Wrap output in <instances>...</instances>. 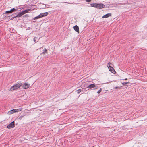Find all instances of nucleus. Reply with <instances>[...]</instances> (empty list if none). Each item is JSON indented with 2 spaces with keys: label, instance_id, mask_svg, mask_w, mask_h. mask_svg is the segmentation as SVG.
<instances>
[{
  "label": "nucleus",
  "instance_id": "1",
  "mask_svg": "<svg viewBox=\"0 0 147 147\" xmlns=\"http://www.w3.org/2000/svg\"><path fill=\"white\" fill-rule=\"evenodd\" d=\"M98 86H96L95 84H92L88 86L87 87V88H88V89H90L92 88H94V89H96L98 88Z\"/></svg>",
  "mask_w": 147,
  "mask_h": 147
},
{
  "label": "nucleus",
  "instance_id": "2",
  "mask_svg": "<svg viewBox=\"0 0 147 147\" xmlns=\"http://www.w3.org/2000/svg\"><path fill=\"white\" fill-rule=\"evenodd\" d=\"M16 120H15V121H13L11 123L9 124L7 126V128L9 129H10L11 128H13L14 127V123L15 121L16 122Z\"/></svg>",
  "mask_w": 147,
  "mask_h": 147
},
{
  "label": "nucleus",
  "instance_id": "3",
  "mask_svg": "<svg viewBox=\"0 0 147 147\" xmlns=\"http://www.w3.org/2000/svg\"><path fill=\"white\" fill-rule=\"evenodd\" d=\"M107 66L109 68V71H111L112 73L114 74L116 73V71H115L114 69L111 66H108V64H107Z\"/></svg>",
  "mask_w": 147,
  "mask_h": 147
},
{
  "label": "nucleus",
  "instance_id": "4",
  "mask_svg": "<svg viewBox=\"0 0 147 147\" xmlns=\"http://www.w3.org/2000/svg\"><path fill=\"white\" fill-rule=\"evenodd\" d=\"M96 8H102L105 7V5L101 3H96Z\"/></svg>",
  "mask_w": 147,
  "mask_h": 147
},
{
  "label": "nucleus",
  "instance_id": "5",
  "mask_svg": "<svg viewBox=\"0 0 147 147\" xmlns=\"http://www.w3.org/2000/svg\"><path fill=\"white\" fill-rule=\"evenodd\" d=\"M18 88V84H17L16 85L12 86L10 89V91H13L17 90Z\"/></svg>",
  "mask_w": 147,
  "mask_h": 147
},
{
  "label": "nucleus",
  "instance_id": "6",
  "mask_svg": "<svg viewBox=\"0 0 147 147\" xmlns=\"http://www.w3.org/2000/svg\"><path fill=\"white\" fill-rule=\"evenodd\" d=\"M18 109H13L8 111L7 113L8 114L10 115L16 112H18Z\"/></svg>",
  "mask_w": 147,
  "mask_h": 147
},
{
  "label": "nucleus",
  "instance_id": "7",
  "mask_svg": "<svg viewBox=\"0 0 147 147\" xmlns=\"http://www.w3.org/2000/svg\"><path fill=\"white\" fill-rule=\"evenodd\" d=\"M30 86V84H28L27 83H24L22 86V88L26 89L28 88Z\"/></svg>",
  "mask_w": 147,
  "mask_h": 147
},
{
  "label": "nucleus",
  "instance_id": "8",
  "mask_svg": "<svg viewBox=\"0 0 147 147\" xmlns=\"http://www.w3.org/2000/svg\"><path fill=\"white\" fill-rule=\"evenodd\" d=\"M26 115V113L25 111H23L21 112L20 115L19 117V119H21V118L24 116Z\"/></svg>",
  "mask_w": 147,
  "mask_h": 147
},
{
  "label": "nucleus",
  "instance_id": "9",
  "mask_svg": "<svg viewBox=\"0 0 147 147\" xmlns=\"http://www.w3.org/2000/svg\"><path fill=\"white\" fill-rule=\"evenodd\" d=\"M16 10V9L15 8H13L9 11H6L5 13H11L14 11H15Z\"/></svg>",
  "mask_w": 147,
  "mask_h": 147
},
{
  "label": "nucleus",
  "instance_id": "10",
  "mask_svg": "<svg viewBox=\"0 0 147 147\" xmlns=\"http://www.w3.org/2000/svg\"><path fill=\"white\" fill-rule=\"evenodd\" d=\"M111 13H108L107 14L105 15H103L102 17V18H106L109 17L111 16Z\"/></svg>",
  "mask_w": 147,
  "mask_h": 147
},
{
  "label": "nucleus",
  "instance_id": "11",
  "mask_svg": "<svg viewBox=\"0 0 147 147\" xmlns=\"http://www.w3.org/2000/svg\"><path fill=\"white\" fill-rule=\"evenodd\" d=\"M74 28L76 31L78 33L79 32V27L77 25H75V26L74 27Z\"/></svg>",
  "mask_w": 147,
  "mask_h": 147
},
{
  "label": "nucleus",
  "instance_id": "12",
  "mask_svg": "<svg viewBox=\"0 0 147 147\" xmlns=\"http://www.w3.org/2000/svg\"><path fill=\"white\" fill-rule=\"evenodd\" d=\"M48 14V13L47 12H45V13H40V15L41 17V18H42L43 17L47 16V15Z\"/></svg>",
  "mask_w": 147,
  "mask_h": 147
},
{
  "label": "nucleus",
  "instance_id": "13",
  "mask_svg": "<svg viewBox=\"0 0 147 147\" xmlns=\"http://www.w3.org/2000/svg\"><path fill=\"white\" fill-rule=\"evenodd\" d=\"M46 54H48L47 50L45 48L44 49V50L43 51V52L41 53V55L43 54L45 55Z\"/></svg>",
  "mask_w": 147,
  "mask_h": 147
},
{
  "label": "nucleus",
  "instance_id": "14",
  "mask_svg": "<svg viewBox=\"0 0 147 147\" xmlns=\"http://www.w3.org/2000/svg\"><path fill=\"white\" fill-rule=\"evenodd\" d=\"M91 6L92 7H94L96 8V3H91L90 4Z\"/></svg>",
  "mask_w": 147,
  "mask_h": 147
},
{
  "label": "nucleus",
  "instance_id": "15",
  "mask_svg": "<svg viewBox=\"0 0 147 147\" xmlns=\"http://www.w3.org/2000/svg\"><path fill=\"white\" fill-rule=\"evenodd\" d=\"M23 14H23L22 11L20 12H19V17H21Z\"/></svg>",
  "mask_w": 147,
  "mask_h": 147
},
{
  "label": "nucleus",
  "instance_id": "16",
  "mask_svg": "<svg viewBox=\"0 0 147 147\" xmlns=\"http://www.w3.org/2000/svg\"><path fill=\"white\" fill-rule=\"evenodd\" d=\"M31 10V9H28L26 10H24L26 13L28 12L29 11Z\"/></svg>",
  "mask_w": 147,
  "mask_h": 147
},
{
  "label": "nucleus",
  "instance_id": "17",
  "mask_svg": "<svg viewBox=\"0 0 147 147\" xmlns=\"http://www.w3.org/2000/svg\"><path fill=\"white\" fill-rule=\"evenodd\" d=\"M76 91L77 92V93L78 94L80 93L81 91V89H79L77 90H76Z\"/></svg>",
  "mask_w": 147,
  "mask_h": 147
},
{
  "label": "nucleus",
  "instance_id": "18",
  "mask_svg": "<svg viewBox=\"0 0 147 147\" xmlns=\"http://www.w3.org/2000/svg\"><path fill=\"white\" fill-rule=\"evenodd\" d=\"M102 91V88H101L97 92L98 94H99Z\"/></svg>",
  "mask_w": 147,
  "mask_h": 147
},
{
  "label": "nucleus",
  "instance_id": "19",
  "mask_svg": "<svg viewBox=\"0 0 147 147\" xmlns=\"http://www.w3.org/2000/svg\"><path fill=\"white\" fill-rule=\"evenodd\" d=\"M24 7H21V6H19V9H22Z\"/></svg>",
  "mask_w": 147,
  "mask_h": 147
},
{
  "label": "nucleus",
  "instance_id": "20",
  "mask_svg": "<svg viewBox=\"0 0 147 147\" xmlns=\"http://www.w3.org/2000/svg\"><path fill=\"white\" fill-rule=\"evenodd\" d=\"M107 64H108V66H111V65H112V64L111 63L109 62Z\"/></svg>",
  "mask_w": 147,
  "mask_h": 147
},
{
  "label": "nucleus",
  "instance_id": "21",
  "mask_svg": "<svg viewBox=\"0 0 147 147\" xmlns=\"http://www.w3.org/2000/svg\"><path fill=\"white\" fill-rule=\"evenodd\" d=\"M86 1L88 2H90L91 1V0H86Z\"/></svg>",
  "mask_w": 147,
  "mask_h": 147
},
{
  "label": "nucleus",
  "instance_id": "22",
  "mask_svg": "<svg viewBox=\"0 0 147 147\" xmlns=\"http://www.w3.org/2000/svg\"><path fill=\"white\" fill-rule=\"evenodd\" d=\"M37 17H38V18H41V16H40V14L38 16H37Z\"/></svg>",
  "mask_w": 147,
  "mask_h": 147
},
{
  "label": "nucleus",
  "instance_id": "23",
  "mask_svg": "<svg viewBox=\"0 0 147 147\" xmlns=\"http://www.w3.org/2000/svg\"><path fill=\"white\" fill-rule=\"evenodd\" d=\"M22 83H20V84L19 83V87L20 88L22 86Z\"/></svg>",
  "mask_w": 147,
  "mask_h": 147
},
{
  "label": "nucleus",
  "instance_id": "24",
  "mask_svg": "<svg viewBox=\"0 0 147 147\" xmlns=\"http://www.w3.org/2000/svg\"><path fill=\"white\" fill-rule=\"evenodd\" d=\"M38 19V17H37V16H36V17H34V20H35V19Z\"/></svg>",
  "mask_w": 147,
  "mask_h": 147
},
{
  "label": "nucleus",
  "instance_id": "25",
  "mask_svg": "<svg viewBox=\"0 0 147 147\" xmlns=\"http://www.w3.org/2000/svg\"><path fill=\"white\" fill-rule=\"evenodd\" d=\"M23 13V14H24L26 13H25V11H22Z\"/></svg>",
  "mask_w": 147,
  "mask_h": 147
},
{
  "label": "nucleus",
  "instance_id": "26",
  "mask_svg": "<svg viewBox=\"0 0 147 147\" xmlns=\"http://www.w3.org/2000/svg\"><path fill=\"white\" fill-rule=\"evenodd\" d=\"M120 88L119 87H115V89H117V88Z\"/></svg>",
  "mask_w": 147,
  "mask_h": 147
},
{
  "label": "nucleus",
  "instance_id": "27",
  "mask_svg": "<svg viewBox=\"0 0 147 147\" xmlns=\"http://www.w3.org/2000/svg\"><path fill=\"white\" fill-rule=\"evenodd\" d=\"M33 40L34 42H36L35 37H34L33 39Z\"/></svg>",
  "mask_w": 147,
  "mask_h": 147
},
{
  "label": "nucleus",
  "instance_id": "28",
  "mask_svg": "<svg viewBox=\"0 0 147 147\" xmlns=\"http://www.w3.org/2000/svg\"><path fill=\"white\" fill-rule=\"evenodd\" d=\"M22 109V108H19V111H21Z\"/></svg>",
  "mask_w": 147,
  "mask_h": 147
},
{
  "label": "nucleus",
  "instance_id": "29",
  "mask_svg": "<svg viewBox=\"0 0 147 147\" xmlns=\"http://www.w3.org/2000/svg\"><path fill=\"white\" fill-rule=\"evenodd\" d=\"M28 16V15H27V14H26V15H25V16H23V17H26V16Z\"/></svg>",
  "mask_w": 147,
  "mask_h": 147
},
{
  "label": "nucleus",
  "instance_id": "30",
  "mask_svg": "<svg viewBox=\"0 0 147 147\" xmlns=\"http://www.w3.org/2000/svg\"><path fill=\"white\" fill-rule=\"evenodd\" d=\"M18 14L17 15H16V17H18Z\"/></svg>",
  "mask_w": 147,
  "mask_h": 147
},
{
  "label": "nucleus",
  "instance_id": "31",
  "mask_svg": "<svg viewBox=\"0 0 147 147\" xmlns=\"http://www.w3.org/2000/svg\"><path fill=\"white\" fill-rule=\"evenodd\" d=\"M46 7V6L45 5V7H44V8H45Z\"/></svg>",
  "mask_w": 147,
  "mask_h": 147
}]
</instances>
